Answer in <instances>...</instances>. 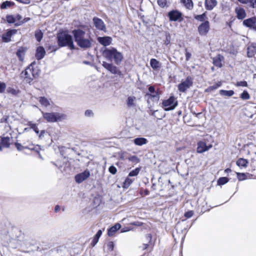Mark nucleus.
<instances>
[{
	"mask_svg": "<svg viewBox=\"0 0 256 256\" xmlns=\"http://www.w3.org/2000/svg\"><path fill=\"white\" fill-rule=\"evenodd\" d=\"M75 42L77 45L82 48L88 49L92 46V38L89 34L80 30H74L72 31Z\"/></svg>",
	"mask_w": 256,
	"mask_h": 256,
	"instance_id": "f257e3e1",
	"label": "nucleus"
},
{
	"mask_svg": "<svg viewBox=\"0 0 256 256\" xmlns=\"http://www.w3.org/2000/svg\"><path fill=\"white\" fill-rule=\"evenodd\" d=\"M36 64L35 62H32L20 74V77L23 78L24 80L30 84L34 78L39 76L40 74V70L34 67Z\"/></svg>",
	"mask_w": 256,
	"mask_h": 256,
	"instance_id": "f03ea898",
	"label": "nucleus"
},
{
	"mask_svg": "<svg viewBox=\"0 0 256 256\" xmlns=\"http://www.w3.org/2000/svg\"><path fill=\"white\" fill-rule=\"evenodd\" d=\"M102 54L108 60L114 58V62L117 64H120L123 59L122 54L114 48H105Z\"/></svg>",
	"mask_w": 256,
	"mask_h": 256,
	"instance_id": "7ed1b4c3",
	"label": "nucleus"
},
{
	"mask_svg": "<svg viewBox=\"0 0 256 256\" xmlns=\"http://www.w3.org/2000/svg\"><path fill=\"white\" fill-rule=\"evenodd\" d=\"M57 42L60 47L68 46L70 50L74 49L72 36L65 32H60L57 35Z\"/></svg>",
	"mask_w": 256,
	"mask_h": 256,
	"instance_id": "20e7f679",
	"label": "nucleus"
},
{
	"mask_svg": "<svg viewBox=\"0 0 256 256\" xmlns=\"http://www.w3.org/2000/svg\"><path fill=\"white\" fill-rule=\"evenodd\" d=\"M148 90V92H146L145 94V98L148 99V102L150 103V100L152 102H158L162 94L161 90L159 88L156 90L153 86H150Z\"/></svg>",
	"mask_w": 256,
	"mask_h": 256,
	"instance_id": "39448f33",
	"label": "nucleus"
},
{
	"mask_svg": "<svg viewBox=\"0 0 256 256\" xmlns=\"http://www.w3.org/2000/svg\"><path fill=\"white\" fill-rule=\"evenodd\" d=\"M44 118L48 122H54L60 120L63 115L58 112H42Z\"/></svg>",
	"mask_w": 256,
	"mask_h": 256,
	"instance_id": "423d86ee",
	"label": "nucleus"
},
{
	"mask_svg": "<svg viewBox=\"0 0 256 256\" xmlns=\"http://www.w3.org/2000/svg\"><path fill=\"white\" fill-rule=\"evenodd\" d=\"M178 106V102L174 96H170L168 100H163L162 106L166 111L174 110Z\"/></svg>",
	"mask_w": 256,
	"mask_h": 256,
	"instance_id": "0eeeda50",
	"label": "nucleus"
},
{
	"mask_svg": "<svg viewBox=\"0 0 256 256\" xmlns=\"http://www.w3.org/2000/svg\"><path fill=\"white\" fill-rule=\"evenodd\" d=\"M193 84V78L188 76L185 80L182 82L178 84V88L180 92H185L188 88H190Z\"/></svg>",
	"mask_w": 256,
	"mask_h": 256,
	"instance_id": "6e6552de",
	"label": "nucleus"
},
{
	"mask_svg": "<svg viewBox=\"0 0 256 256\" xmlns=\"http://www.w3.org/2000/svg\"><path fill=\"white\" fill-rule=\"evenodd\" d=\"M168 16L170 21H181L182 19V13L178 10H170Z\"/></svg>",
	"mask_w": 256,
	"mask_h": 256,
	"instance_id": "1a4fd4ad",
	"label": "nucleus"
},
{
	"mask_svg": "<svg viewBox=\"0 0 256 256\" xmlns=\"http://www.w3.org/2000/svg\"><path fill=\"white\" fill-rule=\"evenodd\" d=\"M198 30L200 36H206L210 30V24L208 21L206 20L198 26Z\"/></svg>",
	"mask_w": 256,
	"mask_h": 256,
	"instance_id": "9d476101",
	"label": "nucleus"
},
{
	"mask_svg": "<svg viewBox=\"0 0 256 256\" xmlns=\"http://www.w3.org/2000/svg\"><path fill=\"white\" fill-rule=\"evenodd\" d=\"M17 30L15 29L8 30L6 32L4 33L2 36V40L4 42H9L12 40V36L15 34Z\"/></svg>",
	"mask_w": 256,
	"mask_h": 256,
	"instance_id": "9b49d317",
	"label": "nucleus"
},
{
	"mask_svg": "<svg viewBox=\"0 0 256 256\" xmlns=\"http://www.w3.org/2000/svg\"><path fill=\"white\" fill-rule=\"evenodd\" d=\"M90 176V172L86 170L84 172L78 174L75 176V180L76 182L80 184L86 180Z\"/></svg>",
	"mask_w": 256,
	"mask_h": 256,
	"instance_id": "f8f14e48",
	"label": "nucleus"
},
{
	"mask_svg": "<svg viewBox=\"0 0 256 256\" xmlns=\"http://www.w3.org/2000/svg\"><path fill=\"white\" fill-rule=\"evenodd\" d=\"M212 146L210 144L207 146L205 142L200 141L198 143L197 152L198 153H202L212 148Z\"/></svg>",
	"mask_w": 256,
	"mask_h": 256,
	"instance_id": "ddd939ff",
	"label": "nucleus"
},
{
	"mask_svg": "<svg viewBox=\"0 0 256 256\" xmlns=\"http://www.w3.org/2000/svg\"><path fill=\"white\" fill-rule=\"evenodd\" d=\"M102 65L105 68L113 74H118L120 72L116 66H114L112 64L104 62Z\"/></svg>",
	"mask_w": 256,
	"mask_h": 256,
	"instance_id": "4468645a",
	"label": "nucleus"
},
{
	"mask_svg": "<svg viewBox=\"0 0 256 256\" xmlns=\"http://www.w3.org/2000/svg\"><path fill=\"white\" fill-rule=\"evenodd\" d=\"M94 23L96 28L100 30H106V26L104 22L100 19L96 17L93 18Z\"/></svg>",
	"mask_w": 256,
	"mask_h": 256,
	"instance_id": "2eb2a0df",
	"label": "nucleus"
},
{
	"mask_svg": "<svg viewBox=\"0 0 256 256\" xmlns=\"http://www.w3.org/2000/svg\"><path fill=\"white\" fill-rule=\"evenodd\" d=\"M46 54V50L43 46H39L36 50L35 56L38 60L42 59Z\"/></svg>",
	"mask_w": 256,
	"mask_h": 256,
	"instance_id": "dca6fc26",
	"label": "nucleus"
},
{
	"mask_svg": "<svg viewBox=\"0 0 256 256\" xmlns=\"http://www.w3.org/2000/svg\"><path fill=\"white\" fill-rule=\"evenodd\" d=\"M217 4L216 0H205L204 1L205 8L208 10H212Z\"/></svg>",
	"mask_w": 256,
	"mask_h": 256,
	"instance_id": "f3484780",
	"label": "nucleus"
},
{
	"mask_svg": "<svg viewBox=\"0 0 256 256\" xmlns=\"http://www.w3.org/2000/svg\"><path fill=\"white\" fill-rule=\"evenodd\" d=\"M98 40L102 45L106 46L110 44L112 38L110 36L98 37Z\"/></svg>",
	"mask_w": 256,
	"mask_h": 256,
	"instance_id": "a211bd4d",
	"label": "nucleus"
},
{
	"mask_svg": "<svg viewBox=\"0 0 256 256\" xmlns=\"http://www.w3.org/2000/svg\"><path fill=\"white\" fill-rule=\"evenodd\" d=\"M256 53V44H250L247 48V55L248 58L253 57Z\"/></svg>",
	"mask_w": 256,
	"mask_h": 256,
	"instance_id": "6ab92c4d",
	"label": "nucleus"
},
{
	"mask_svg": "<svg viewBox=\"0 0 256 256\" xmlns=\"http://www.w3.org/2000/svg\"><path fill=\"white\" fill-rule=\"evenodd\" d=\"M256 24V17L254 16L243 21V24L250 28H252Z\"/></svg>",
	"mask_w": 256,
	"mask_h": 256,
	"instance_id": "aec40b11",
	"label": "nucleus"
},
{
	"mask_svg": "<svg viewBox=\"0 0 256 256\" xmlns=\"http://www.w3.org/2000/svg\"><path fill=\"white\" fill-rule=\"evenodd\" d=\"M235 12L236 14V18L238 20H242L246 16L245 10L240 7H236L235 8Z\"/></svg>",
	"mask_w": 256,
	"mask_h": 256,
	"instance_id": "412c9836",
	"label": "nucleus"
},
{
	"mask_svg": "<svg viewBox=\"0 0 256 256\" xmlns=\"http://www.w3.org/2000/svg\"><path fill=\"white\" fill-rule=\"evenodd\" d=\"M180 2L188 10H192L194 8V3L192 0H180Z\"/></svg>",
	"mask_w": 256,
	"mask_h": 256,
	"instance_id": "4be33fe9",
	"label": "nucleus"
},
{
	"mask_svg": "<svg viewBox=\"0 0 256 256\" xmlns=\"http://www.w3.org/2000/svg\"><path fill=\"white\" fill-rule=\"evenodd\" d=\"M224 58L220 54H218L216 57L213 58V64H214L218 67L221 68L222 66V61L224 60Z\"/></svg>",
	"mask_w": 256,
	"mask_h": 256,
	"instance_id": "5701e85b",
	"label": "nucleus"
},
{
	"mask_svg": "<svg viewBox=\"0 0 256 256\" xmlns=\"http://www.w3.org/2000/svg\"><path fill=\"white\" fill-rule=\"evenodd\" d=\"M121 228V225L120 224H116L114 226L108 229V236H112L116 232L120 229Z\"/></svg>",
	"mask_w": 256,
	"mask_h": 256,
	"instance_id": "b1692460",
	"label": "nucleus"
},
{
	"mask_svg": "<svg viewBox=\"0 0 256 256\" xmlns=\"http://www.w3.org/2000/svg\"><path fill=\"white\" fill-rule=\"evenodd\" d=\"M38 102L40 104L44 107H48L50 106V102L44 96H40L38 98Z\"/></svg>",
	"mask_w": 256,
	"mask_h": 256,
	"instance_id": "393cba45",
	"label": "nucleus"
},
{
	"mask_svg": "<svg viewBox=\"0 0 256 256\" xmlns=\"http://www.w3.org/2000/svg\"><path fill=\"white\" fill-rule=\"evenodd\" d=\"M10 138L8 136L2 137L1 144L5 148H9L10 144Z\"/></svg>",
	"mask_w": 256,
	"mask_h": 256,
	"instance_id": "a878e982",
	"label": "nucleus"
},
{
	"mask_svg": "<svg viewBox=\"0 0 256 256\" xmlns=\"http://www.w3.org/2000/svg\"><path fill=\"white\" fill-rule=\"evenodd\" d=\"M148 140L144 138H138L134 140V142L136 145L141 146L147 143Z\"/></svg>",
	"mask_w": 256,
	"mask_h": 256,
	"instance_id": "bb28decb",
	"label": "nucleus"
},
{
	"mask_svg": "<svg viewBox=\"0 0 256 256\" xmlns=\"http://www.w3.org/2000/svg\"><path fill=\"white\" fill-rule=\"evenodd\" d=\"M150 65L154 70H157L160 68V63L155 58H152L150 60Z\"/></svg>",
	"mask_w": 256,
	"mask_h": 256,
	"instance_id": "cd10ccee",
	"label": "nucleus"
},
{
	"mask_svg": "<svg viewBox=\"0 0 256 256\" xmlns=\"http://www.w3.org/2000/svg\"><path fill=\"white\" fill-rule=\"evenodd\" d=\"M25 54V50L24 48H20L16 52V56L20 61H23Z\"/></svg>",
	"mask_w": 256,
	"mask_h": 256,
	"instance_id": "c85d7f7f",
	"label": "nucleus"
},
{
	"mask_svg": "<svg viewBox=\"0 0 256 256\" xmlns=\"http://www.w3.org/2000/svg\"><path fill=\"white\" fill-rule=\"evenodd\" d=\"M248 161L244 158H240L236 161V164L240 167L246 168L247 166Z\"/></svg>",
	"mask_w": 256,
	"mask_h": 256,
	"instance_id": "c756f323",
	"label": "nucleus"
},
{
	"mask_svg": "<svg viewBox=\"0 0 256 256\" xmlns=\"http://www.w3.org/2000/svg\"><path fill=\"white\" fill-rule=\"evenodd\" d=\"M136 98L134 96H128L127 100V106L130 108L135 106V102Z\"/></svg>",
	"mask_w": 256,
	"mask_h": 256,
	"instance_id": "7c9ffc66",
	"label": "nucleus"
},
{
	"mask_svg": "<svg viewBox=\"0 0 256 256\" xmlns=\"http://www.w3.org/2000/svg\"><path fill=\"white\" fill-rule=\"evenodd\" d=\"M220 94L222 96H231L234 94V92L232 90H220Z\"/></svg>",
	"mask_w": 256,
	"mask_h": 256,
	"instance_id": "2f4dec72",
	"label": "nucleus"
},
{
	"mask_svg": "<svg viewBox=\"0 0 256 256\" xmlns=\"http://www.w3.org/2000/svg\"><path fill=\"white\" fill-rule=\"evenodd\" d=\"M222 84L220 82H218L212 86L208 87L206 90V92H210L212 90H215L220 86Z\"/></svg>",
	"mask_w": 256,
	"mask_h": 256,
	"instance_id": "473e14b6",
	"label": "nucleus"
},
{
	"mask_svg": "<svg viewBox=\"0 0 256 256\" xmlns=\"http://www.w3.org/2000/svg\"><path fill=\"white\" fill-rule=\"evenodd\" d=\"M229 181V179L226 177H221L218 180V184L221 186L226 184Z\"/></svg>",
	"mask_w": 256,
	"mask_h": 256,
	"instance_id": "72a5a7b5",
	"label": "nucleus"
},
{
	"mask_svg": "<svg viewBox=\"0 0 256 256\" xmlns=\"http://www.w3.org/2000/svg\"><path fill=\"white\" fill-rule=\"evenodd\" d=\"M237 177L239 180H244L248 178L249 174L237 172Z\"/></svg>",
	"mask_w": 256,
	"mask_h": 256,
	"instance_id": "f704fd0d",
	"label": "nucleus"
},
{
	"mask_svg": "<svg viewBox=\"0 0 256 256\" xmlns=\"http://www.w3.org/2000/svg\"><path fill=\"white\" fill-rule=\"evenodd\" d=\"M30 128L32 129L36 134H38L39 130L36 124H33L32 122H28L26 124Z\"/></svg>",
	"mask_w": 256,
	"mask_h": 256,
	"instance_id": "c9c22d12",
	"label": "nucleus"
},
{
	"mask_svg": "<svg viewBox=\"0 0 256 256\" xmlns=\"http://www.w3.org/2000/svg\"><path fill=\"white\" fill-rule=\"evenodd\" d=\"M13 4H14V3L12 2L6 1V2H3L1 6H0V8L2 9H5V8H7L10 7Z\"/></svg>",
	"mask_w": 256,
	"mask_h": 256,
	"instance_id": "e433bc0d",
	"label": "nucleus"
},
{
	"mask_svg": "<svg viewBox=\"0 0 256 256\" xmlns=\"http://www.w3.org/2000/svg\"><path fill=\"white\" fill-rule=\"evenodd\" d=\"M102 234V230H98V232H96V235L94 238V240H92V243H94V244L98 242V239L100 238V236H101Z\"/></svg>",
	"mask_w": 256,
	"mask_h": 256,
	"instance_id": "4c0bfd02",
	"label": "nucleus"
},
{
	"mask_svg": "<svg viewBox=\"0 0 256 256\" xmlns=\"http://www.w3.org/2000/svg\"><path fill=\"white\" fill-rule=\"evenodd\" d=\"M6 20L9 24L14 23L15 24L16 23L14 18V15H7L6 16Z\"/></svg>",
	"mask_w": 256,
	"mask_h": 256,
	"instance_id": "58836bf2",
	"label": "nucleus"
},
{
	"mask_svg": "<svg viewBox=\"0 0 256 256\" xmlns=\"http://www.w3.org/2000/svg\"><path fill=\"white\" fill-rule=\"evenodd\" d=\"M240 98L244 100H247L250 99V96L249 94L246 90H244L240 96Z\"/></svg>",
	"mask_w": 256,
	"mask_h": 256,
	"instance_id": "ea45409f",
	"label": "nucleus"
},
{
	"mask_svg": "<svg viewBox=\"0 0 256 256\" xmlns=\"http://www.w3.org/2000/svg\"><path fill=\"white\" fill-rule=\"evenodd\" d=\"M206 18V14L204 13L202 14L196 15L194 16V18L200 22H204L205 18Z\"/></svg>",
	"mask_w": 256,
	"mask_h": 256,
	"instance_id": "a19ab883",
	"label": "nucleus"
},
{
	"mask_svg": "<svg viewBox=\"0 0 256 256\" xmlns=\"http://www.w3.org/2000/svg\"><path fill=\"white\" fill-rule=\"evenodd\" d=\"M7 92L8 93L14 96H16L20 92L19 90H16L12 88H8L7 90Z\"/></svg>",
	"mask_w": 256,
	"mask_h": 256,
	"instance_id": "79ce46f5",
	"label": "nucleus"
},
{
	"mask_svg": "<svg viewBox=\"0 0 256 256\" xmlns=\"http://www.w3.org/2000/svg\"><path fill=\"white\" fill-rule=\"evenodd\" d=\"M140 168H136L134 170H132L128 174L129 176H137L138 173L140 172Z\"/></svg>",
	"mask_w": 256,
	"mask_h": 256,
	"instance_id": "37998d69",
	"label": "nucleus"
},
{
	"mask_svg": "<svg viewBox=\"0 0 256 256\" xmlns=\"http://www.w3.org/2000/svg\"><path fill=\"white\" fill-rule=\"evenodd\" d=\"M43 34L40 30L37 31L35 33V37L36 40L40 42L42 38Z\"/></svg>",
	"mask_w": 256,
	"mask_h": 256,
	"instance_id": "c03bdc74",
	"label": "nucleus"
},
{
	"mask_svg": "<svg viewBox=\"0 0 256 256\" xmlns=\"http://www.w3.org/2000/svg\"><path fill=\"white\" fill-rule=\"evenodd\" d=\"M158 4L161 8H164L167 6V0H158Z\"/></svg>",
	"mask_w": 256,
	"mask_h": 256,
	"instance_id": "a18cd8bd",
	"label": "nucleus"
},
{
	"mask_svg": "<svg viewBox=\"0 0 256 256\" xmlns=\"http://www.w3.org/2000/svg\"><path fill=\"white\" fill-rule=\"evenodd\" d=\"M30 20V18H26L23 20H22V21H20V22H16L15 24V26H21L24 23L26 22H28Z\"/></svg>",
	"mask_w": 256,
	"mask_h": 256,
	"instance_id": "49530a36",
	"label": "nucleus"
},
{
	"mask_svg": "<svg viewBox=\"0 0 256 256\" xmlns=\"http://www.w3.org/2000/svg\"><path fill=\"white\" fill-rule=\"evenodd\" d=\"M129 160L132 162L138 163L140 162V160L136 156H133L128 158Z\"/></svg>",
	"mask_w": 256,
	"mask_h": 256,
	"instance_id": "de8ad7c7",
	"label": "nucleus"
},
{
	"mask_svg": "<svg viewBox=\"0 0 256 256\" xmlns=\"http://www.w3.org/2000/svg\"><path fill=\"white\" fill-rule=\"evenodd\" d=\"M170 35L169 33H166V40H164V44L166 45H168L170 42Z\"/></svg>",
	"mask_w": 256,
	"mask_h": 256,
	"instance_id": "09e8293b",
	"label": "nucleus"
},
{
	"mask_svg": "<svg viewBox=\"0 0 256 256\" xmlns=\"http://www.w3.org/2000/svg\"><path fill=\"white\" fill-rule=\"evenodd\" d=\"M108 171L112 174H114L116 173L117 170H116V168L114 166H110V168H108Z\"/></svg>",
	"mask_w": 256,
	"mask_h": 256,
	"instance_id": "8fccbe9b",
	"label": "nucleus"
},
{
	"mask_svg": "<svg viewBox=\"0 0 256 256\" xmlns=\"http://www.w3.org/2000/svg\"><path fill=\"white\" fill-rule=\"evenodd\" d=\"M132 182H133V180H132L129 178H127L125 180L124 184L125 185V186L128 187Z\"/></svg>",
	"mask_w": 256,
	"mask_h": 256,
	"instance_id": "3c124183",
	"label": "nucleus"
},
{
	"mask_svg": "<svg viewBox=\"0 0 256 256\" xmlns=\"http://www.w3.org/2000/svg\"><path fill=\"white\" fill-rule=\"evenodd\" d=\"M6 88V84L4 82H0V93L4 92Z\"/></svg>",
	"mask_w": 256,
	"mask_h": 256,
	"instance_id": "603ef678",
	"label": "nucleus"
},
{
	"mask_svg": "<svg viewBox=\"0 0 256 256\" xmlns=\"http://www.w3.org/2000/svg\"><path fill=\"white\" fill-rule=\"evenodd\" d=\"M15 146L18 150H22L24 148H26V147H24L20 144L18 142H16Z\"/></svg>",
	"mask_w": 256,
	"mask_h": 256,
	"instance_id": "864d4df0",
	"label": "nucleus"
},
{
	"mask_svg": "<svg viewBox=\"0 0 256 256\" xmlns=\"http://www.w3.org/2000/svg\"><path fill=\"white\" fill-rule=\"evenodd\" d=\"M236 86H247L248 84L246 81H240L237 82Z\"/></svg>",
	"mask_w": 256,
	"mask_h": 256,
	"instance_id": "5fc2aeb1",
	"label": "nucleus"
},
{
	"mask_svg": "<svg viewBox=\"0 0 256 256\" xmlns=\"http://www.w3.org/2000/svg\"><path fill=\"white\" fill-rule=\"evenodd\" d=\"M84 114H85V116L88 117H91V116H92L94 115V113H93L92 111L90 110H86Z\"/></svg>",
	"mask_w": 256,
	"mask_h": 256,
	"instance_id": "6e6d98bb",
	"label": "nucleus"
},
{
	"mask_svg": "<svg viewBox=\"0 0 256 256\" xmlns=\"http://www.w3.org/2000/svg\"><path fill=\"white\" fill-rule=\"evenodd\" d=\"M194 214V212L192 210L188 211L184 214V216L186 218H191Z\"/></svg>",
	"mask_w": 256,
	"mask_h": 256,
	"instance_id": "4d7b16f0",
	"label": "nucleus"
},
{
	"mask_svg": "<svg viewBox=\"0 0 256 256\" xmlns=\"http://www.w3.org/2000/svg\"><path fill=\"white\" fill-rule=\"evenodd\" d=\"M14 18H15L16 22H20V21H22V16L19 14H16L14 15Z\"/></svg>",
	"mask_w": 256,
	"mask_h": 256,
	"instance_id": "13d9d810",
	"label": "nucleus"
},
{
	"mask_svg": "<svg viewBox=\"0 0 256 256\" xmlns=\"http://www.w3.org/2000/svg\"><path fill=\"white\" fill-rule=\"evenodd\" d=\"M107 246H108V249L109 250H112L113 248H114V244L113 242H110L108 243Z\"/></svg>",
	"mask_w": 256,
	"mask_h": 256,
	"instance_id": "bf43d9fd",
	"label": "nucleus"
},
{
	"mask_svg": "<svg viewBox=\"0 0 256 256\" xmlns=\"http://www.w3.org/2000/svg\"><path fill=\"white\" fill-rule=\"evenodd\" d=\"M192 54L190 52H186V60H188L191 58Z\"/></svg>",
	"mask_w": 256,
	"mask_h": 256,
	"instance_id": "052dcab7",
	"label": "nucleus"
},
{
	"mask_svg": "<svg viewBox=\"0 0 256 256\" xmlns=\"http://www.w3.org/2000/svg\"><path fill=\"white\" fill-rule=\"evenodd\" d=\"M250 6L253 8H256V0H251Z\"/></svg>",
	"mask_w": 256,
	"mask_h": 256,
	"instance_id": "680f3d73",
	"label": "nucleus"
},
{
	"mask_svg": "<svg viewBox=\"0 0 256 256\" xmlns=\"http://www.w3.org/2000/svg\"><path fill=\"white\" fill-rule=\"evenodd\" d=\"M146 238L148 239V240L149 242H151L152 238V236L151 234H147L146 235Z\"/></svg>",
	"mask_w": 256,
	"mask_h": 256,
	"instance_id": "e2e57ef3",
	"label": "nucleus"
},
{
	"mask_svg": "<svg viewBox=\"0 0 256 256\" xmlns=\"http://www.w3.org/2000/svg\"><path fill=\"white\" fill-rule=\"evenodd\" d=\"M130 229L129 228H127V227H126V228H122V230H121V232H128L129 230H130Z\"/></svg>",
	"mask_w": 256,
	"mask_h": 256,
	"instance_id": "0e129e2a",
	"label": "nucleus"
},
{
	"mask_svg": "<svg viewBox=\"0 0 256 256\" xmlns=\"http://www.w3.org/2000/svg\"><path fill=\"white\" fill-rule=\"evenodd\" d=\"M250 2H251V0H242L240 2L242 3V4H248V3H250Z\"/></svg>",
	"mask_w": 256,
	"mask_h": 256,
	"instance_id": "69168bd1",
	"label": "nucleus"
},
{
	"mask_svg": "<svg viewBox=\"0 0 256 256\" xmlns=\"http://www.w3.org/2000/svg\"><path fill=\"white\" fill-rule=\"evenodd\" d=\"M131 224L132 225L137 226H140V222H134L131 223Z\"/></svg>",
	"mask_w": 256,
	"mask_h": 256,
	"instance_id": "338daca9",
	"label": "nucleus"
},
{
	"mask_svg": "<svg viewBox=\"0 0 256 256\" xmlns=\"http://www.w3.org/2000/svg\"><path fill=\"white\" fill-rule=\"evenodd\" d=\"M231 171H232L231 169H230L229 168H228L225 170V172H226V173L230 172H231Z\"/></svg>",
	"mask_w": 256,
	"mask_h": 256,
	"instance_id": "774afa93",
	"label": "nucleus"
}]
</instances>
